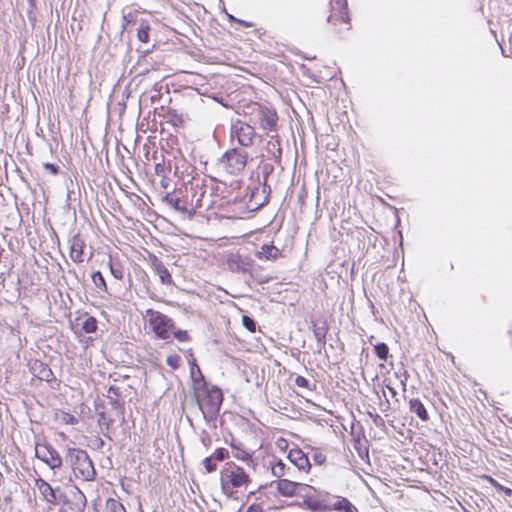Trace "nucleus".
I'll use <instances>...</instances> for the list:
<instances>
[{
  "instance_id": "obj_1",
  "label": "nucleus",
  "mask_w": 512,
  "mask_h": 512,
  "mask_svg": "<svg viewBox=\"0 0 512 512\" xmlns=\"http://www.w3.org/2000/svg\"><path fill=\"white\" fill-rule=\"evenodd\" d=\"M193 396L206 422L216 420L220 414L224 395L221 388L211 385L205 376L197 377L192 384Z\"/></svg>"
},
{
  "instance_id": "obj_2",
  "label": "nucleus",
  "mask_w": 512,
  "mask_h": 512,
  "mask_svg": "<svg viewBox=\"0 0 512 512\" xmlns=\"http://www.w3.org/2000/svg\"><path fill=\"white\" fill-rule=\"evenodd\" d=\"M239 115L248 118L251 124L258 127L266 134L270 132L277 133L278 113L271 105L250 102L242 107V111H237Z\"/></svg>"
},
{
  "instance_id": "obj_3",
  "label": "nucleus",
  "mask_w": 512,
  "mask_h": 512,
  "mask_svg": "<svg viewBox=\"0 0 512 512\" xmlns=\"http://www.w3.org/2000/svg\"><path fill=\"white\" fill-rule=\"evenodd\" d=\"M64 464L72 470L77 479L92 481L96 477V470L91 458L81 448H68L64 457Z\"/></svg>"
},
{
  "instance_id": "obj_4",
  "label": "nucleus",
  "mask_w": 512,
  "mask_h": 512,
  "mask_svg": "<svg viewBox=\"0 0 512 512\" xmlns=\"http://www.w3.org/2000/svg\"><path fill=\"white\" fill-rule=\"evenodd\" d=\"M251 478L246 471L233 461L224 464L220 471V485L223 494L229 498L242 487H247Z\"/></svg>"
},
{
  "instance_id": "obj_5",
  "label": "nucleus",
  "mask_w": 512,
  "mask_h": 512,
  "mask_svg": "<svg viewBox=\"0 0 512 512\" xmlns=\"http://www.w3.org/2000/svg\"><path fill=\"white\" fill-rule=\"evenodd\" d=\"M300 497H302V502L291 503L290 505H298L311 512L330 511V500L334 499L330 493L319 490L308 484L302 487Z\"/></svg>"
},
{
  "instance_id": "obj_6",
  "label": "nucleus",
  "mask_w": 512,
  "mask_h": 512,
  "mask_svg": "<svg viewBox=\"0 0 512 512\" xmlns=\"http://www.w3.org/2000/svg\"><path fill=\"white\" fill-rule=\"evenodd\" d=\"M145 316L148 317L149 328L156 339L166 341L170 339L172 330L175 328V322L171 317L152 308L146 309Z\"/></svg>"
},
{
  "instance_id": "obj_7",
  "label": "nucleus",
  "mask_w": 512,
  "mask_h": 512,
  "mask_svg": "<svg viewBox=\"0 0 512 512\" xmlns=\"http://www.w3.org/2000/svg\"><path fill=\"white\" fill-rule=\"evenodd\" d=\"M256 136L255 127L251 124L249 119H233L230 127V139L234 140L241 146L240 148H247L253 145Z\"/></svg>"
},
{
  "instance_id": "obj_8",
  "label": "nucleus",
  "mask_w": 512,
  "mask_h": 512,
  "mask_svg": "<svg viewBox=\"0 0 512 512\" xmlns=\"http://www.w3.org/2000/svg\"><path fill=\"white\" fill-rule=\"evenodd\" d=\"M247 161L248 153L240 147L228 149L219 159V163L230 175H238L241 173L245 169Z\"/></svg>"
},
{
  "instance_id": "obj_9",
  "label": "nucleus",
  "mask_w": 512,
  "mask_h": 512,
  "mask_svg": "<svg viewBox=\"0 0 512 512\" xmlns=\"http://www.w3.org/2000/svg\"><path fill=\"white\" fill-rule=\"evenodd\" d=\"M248 193L246 206L250 212H256L266 205L271 195V185L266 183H257V185L247 187Z\"/></svg>"
},
{
  "instance_id": "obj_10",
  "label": "nucleus",
  "mask_w": 512,
  "mask_h": 512,
  "mask_svg": "<svg viewBox=\"0 0 512 512\" xmlns=\"http://www.w3.org/2000/svg\"><path fill=\"white\" fill-rule=\"evenodd\" d=\"M179 194L180 192L176 191L167 192L162 196L161 201L184 218L192 219L196 214L195 208Z\"/></svg>"
},
{
  "instance_id": "obj_11",
  "label": "nucleus",
  "mask_w": 512,
  "mask_h": 512,
  "mask_svg": "<svg viewBox=\"0 0 512 512\" xmlns=\"http://www.w3.org/2000/svg\"><path fill=\"white\" fill-rule=\"evenodd\" d=\"M35 456L47 464L52 470L59 469L64 464V459L49 443L37 444L35 448Z\"/></svg>"
},
{
  "instance_id": "obj_12",
  "label": "nucleus",
  "mask_w": 512,
  "mask_h": 512,
  "mask_svg": "<svg viewBox=\"0 0 512 512\" xmlns=\"http://www.w3.org/2000/svg\"><path fill=\"white\" fill-rule=\"evenodd\" d=\"M276 485L277 492L283 497H300L304 483L291 481L289 479H278L271 482L270 486Z\"/></svg>"
},
{
  "instance_id": "obj_13",
  "label": "nucleus",
  "mask_w": 512,
  "mask_h": 512,
  "mask_svg": "<svg viewBox=\"0 0 512 512\" xmlns=\"http://www.w3.org/2000/svg\"><path fill=\"white\" fill-rule=\"evenodd\" d=\"M266 156L267 161H272L277 166L282 168V147H281V139L279 135L276 133L275 135H270L267 140L266 147Z\"/></svg>"
},
{
  "instance_id": "obj_14",
  "label": "nucleus",
  "mask_w": 512,
  "mask_h": 512,
  "mask_svg": "<svg viewBox=\"0 0 512 512\" xmlns=\"http://www.w3.org/2000/svg\"><path fill=\"white\" fill-rule=\"evenodd\" d=\"M148 261L151 269L155 274L159 276L160 282L163 285H172L174 283L171 273L160 258H158L155 254L150 253L148 256Z\"/></svg>"
},
{
  "instance_id": "obj_15",
  "label": "nucleus",
  "mask_w": 512,
  "mask_h": 512,
  "mask_svg": "<svg viewBox=\"0 0 512 512\" xmlns=\"http://www.w3.org/2000/svg\"><path fill=\"white\" fill-rule=\"evenodd\" d=\"M229 445L232 449V455L237 460L243 461L247 466L255 468L256 461L253 458V453L245 449L244 444L240 441L231 438Z\"/></svg>"
},
{
  "instance_id": "obj_16",
  "label": "nucleus",
  "mask_w": 512,
  "mask_h": 512,
  "mask_svg": "<svg viewBox=\"0 0 512 512\" xmlns=\"http://www.w3.org/2000/svg\"><path fill=\"white\" fill-rule=\"evenodd\" d=\"M86 505L85 494L77 486H73L69 490L68 509L72 512H84Z\"/></svg>"
},
{
  "instance_id": "obj_17",
  "label": "nucleus",
  "mask_w": 512,
  "mask_h": 512,
  "mask_svg": "<svg viewBox=\"0 0 512 512\" xmlns=\"http://www.w3.org/2000/svg\"><path fill=\"white\" fill-rule=\"evenodd\" d=\"M313 335L317 341V353H321L326 344V335L329 330L328 323L325 319L312 320Z\"/></svg>"
},
{
  "instance_id": "obj_18",
  "label": "nucleus",
  "mask_w": 512,
  "mask_h": 512,
  "mask_svg": "<svg viewBox=\"0 0 512 512\" xmlns=\"http://www.w3.org/2000/svg\"><path fill=\"white\" fill-rule=\"evenodd\" d=\"M227 265L231 272L246 274L250 272V260L240 254H230L227 259Z\"/></svg>"
},
{
  "instance_id": "obj_19",
  "label": "nucleus",
  "mask_w": 512,
  "mask_h": 512,
  "mask_svg": "<svg viewBox=\"0 0 512 512\" xmlns=\"http://www.w3.org/2000/svg\"><path fill=\"white\" fill-rule=\"evenodd\" d=\"M35 486L39 490L43 499L50 504H55L58 493H60V487H53L46 480L38 478L35 480Z\"/></svg>"
},
{
  "instance_id": "obj_20",
  "label": "nucleus",
  "mask_w": 512,
  "mask_h": 512,
  "mask_svg": "<svg viewBox=\"0 0 512 512\" xmlns=\"http://www.w3.org/2000/svg\"><path fill=\"white\" fill-rule=\"evenodd\" d=\"M287 458L299 471L308 472L311 468L308 456L300 448L291 449Z\"/></svg>"
},
{
  "instance_id": "obj_21",
  "label": "nucleus",
  "mask_w": 512,
  "mask_h": 512,
  "mask_svg": "<svg viewBox=\"0 0 512 512\" xmlns=\"http://www.w3.org/2000/svg\"><path fill=\"white\" fill-rule=\"evenodd\" d=\"M330 5L332 6L333 10L338 9L339 14L338 15H336V14L330 15L327 18V21L329 23L336 24V22H334V19L336 21H342V22L348 23V24L350 23V16H349V12H348L347 0H331Z\"/></svg>"
},
{
  "instance_id": "obj_22",
  "label": "nucleus",
  "mask_w": 512,
  "mask_h": 512,
  "mask_svg": "<svg viewBox=\"0 0 512 512\" xmlns=\"http://www.w3.org/2000/svg\"><path fill=\"white\" fill-rule=\"evenodd\" d=\"M30 370L40 380L46 382H52L53 380H55L54 373L50 366L41 360H34L31 364Z\"/></svg>"
},
{
  "instance_id": "obj_23",
  "label": "nucleus",
  "mask_w": 512,
  "mask_h": 512,
  "mask_svg": "<svg viewBox=\"0 0 512 512\" xmlns=\"http://www.w3.org/2000/svg\"><path fill=\"white\" fill-rule=\"evenodd\" d=\"M107 392V398L113 409L117 410V414L124 420L125 401L122 398L120 389L117 386L111 385Z\"/></svg>"
},
{
  "instance_id": "obj_24",
  "label": "nucleus",
  "mask_w": 512,
  "mask_h": 512,
  "mask_svg": "<svg viewBox=\"0 0 512 512\" xmlns=\"http://www.w3.org/2000/svg\"><path fill=\"white\" fill-rule=\"evenodd\" d=\"M255 256L260 260L275 261L282 256V253L273 242L265 243L256 251Z\"/></svg>"
},
{
  "instance_id": "obj_25",
  "label": "nucleus",
  "mask_w": 512,
  "mask_h": 512,
  "mask_svg": "<svg viewBox=\"0 0 512 512\" xmlns=\"http://www.w3.org/2000/svg\"><path fill=\"white\" fill-rule=\"evenodd\" d=\"M409 410L423 422H427L430 418L426 407L419 398H411L409 400Z\"/></svg>"
},
{
  "instance_id": "obj_26",
  "label": "nucleus",
  "mask_w": 512,
  "mask_h": 512,
  "mask_svg": "<svg viewBox=\"0 0 512 512\" xmlns=\"http://www.w3.org/2000/svg\"><path fill=\"white\" fill-rule=\"evenodd\" d=\"M271 473L278 479H284V476L292 477L294 469L287 466L281 459H278L274 463H271Z\"/></svg>"
},
{
  "instance_id": "obj_27",
  "label": "nucleus",
  "mask_w": 512,
  "mask_h": 512,
  "mask_svg": "<svg viewBox=\"0 0 512 512\" xmlns=\"http://www.w3.org/2000/svg\"><path fill=\"white\" fill-rule=\"evenodd\" d=\"M337 500L333 502L330 500V510H337L343 512H358L357 508L347 499L340 496H333Z\"/></svg>"
},
{
  "instance_id": "obj_28",
  "label": "nucleus",
  "mask_w": 512,
  "mask_h": 512,
  "mask_svg": "<svg viewBox=\"0 0 512 512\" xmlns=\"http://www.w3.org/2000/svg\"><path fill=\"white\" fill-rule=\"evenodd\" d=\"M83 249H84L83 241L78 237H74L72 240V243H71V247H70V257L73 262L79 264L84 261Z\"/></svg>"
},
{
  "instance_id": "obj_29",
  "label": "nucleus",
  "mask_w": 512,
  "mask_h": 512,
  "mask_svg": "<svg viewBox=\"0 0 512 512\" xmlns=\"http://www.w3.org/2000/svg\"><path fill=\"white\" fill-rule=\"evenodd\" d=\"M275 163H273L272 161H262L259 165V174H258V178L260 177V175L262 176V181L258 180V183H266V184H270V179L272 178L273 176V173L275 171Z\"/></svg>"
},
{
  "instance_id": "obj_30",
  "label": "nucleus",
  "mask_w": 512,
  "mask_h": 512,
  "mask_svg": "<svg viewBox=\"0 0 512 512\" xmlns=\"http://www.w3.org/2000/svg\"><path fill=\"white\" fill-rule=\"evenodd\" d=\"M108 267L112 276L117 280H122L124 277V268L119 261H113L112 259L108 262Z\"/></svg>"
},
{
  "instance_id": "obj_31",
  "label": "nucleus",
  "mask_w": 512,
  "mask_h": 512,
  "mask_svg": "<svg viewBox=\"0 0 512 512\" xmlns=\"http://www.w3.org/2000/svg\"><path fill=\"white\" fill-rule=\"evenodd\" d=\"M98 329V320L94 316H87L82 323V330L86 334L95 333Z\"/></svg>"
},
{
  "instance_id": "obj_32",
  "label": "nucleus",
  "mask_w": 512,
  "mask_h": 512,
  "mask_svg": "<svg viewBox=\"0 0 512 512\" xmlns=\"http://www.w3.org/2000/svg\"><path fill=\"white\" fill-rule=\"evenodd\" d=\"M188 365L190 369V378L192 381V384H194V381H197V377L204 376L201 369L197 365V360L194 356L190 357L188 359Z\"/></svg>"
},
{
  "instance_id": "obj_33",
  "label": "nucleus",
  "mask_w": 512,
  "mask_h": 512,
  "mask_svg": "<svg viewBox=\"0 0 512 512\" xmlns=\"http://www.w3.org/2000/svg\"><path fill=\"white\" fill-rule=\"evenodd\" d=\"M150 25L142 21L137 28V37L140 42L147 43L149 41Z\"/></svg>"
},
{
  "instance_id": "obj_34",
  "label": "nucleus",
  "mask_w": 512,
  "mask_h": 512,
  "mask_svg": "<svg viewBox=\"0 0 512 512\" xmlns=\"http://www.w3.org/2000/svg\"><path fill=\"white\" fill-rule=\"evenodd\" d=\"M375 355L382 361H387L389 357V347L386 343L380 342L374 346Z\"/></svg>"
},
{
  "instance_id": "obj_35",
  "label": "nucleus",
  "mask_w": 512,
  "mask_h": 512,
  "mask_svg": "<svg viewBox=\"0 0 512 512\" xmlns=\"http://www.w3.org/2000/svg\"><path fill=\"white\" fill-rule=\"evenodd\" d=\"M91 278H92V281H93L94 285L99 290H101L103 292H107L108 291L105 278H104L103 274L100 271L93 272L92 275H91Z\"/></svg>"
},
{
  "instance_id": "obj_36",
  "label": "nucleus",
  "mask_w": 512,
  "mask_h": 512,
  "mask_svg": "<svg viewBox=\"0 0 512 512\" xmlns=\"http://www.w3.org/2000/svg\"><path fill=\"white\" fill-rule=\"evenodd\" d=\"M106 506L108 512H126L124 505L114 498H109L106 502Z\"/></svg>"
},
{
  "instance_id": "obj_37",
  "label": "nucleus",
  "mask_w": 512,
  "mask_h": 512,
  "mask_svg": "<svg viewBox=\"0 0 512 512\" xmlns=\"http://www.w3.org/2000/svg\"><path fill=\"white\" fill-rule=\"evenodd\" d=\"M216 462L217 461L213 458L212 455H209L203 459L202 463H203L206 473L210 474L217 470Z\"/></svg>"
},
{
  "instance_id": "obj_38",
  "label": "nucleus",
  "mask_w": 512,
  "mask_h": 512,
  "mask_svg": "<svg viewBox=\"0 0 512 512\" xmlns=\"http://www.w3.org/2000/svg\"><path fill=\"white\" fill-rule=\"evenodd\" d=\"M172 335L179 342H189L191 337L187 330L177 329L176 327L172 330Z\"/></svg>"
},
{
  "instance_id": "obj_39",
  "label": "nucleus",
  "mask_w": 512,
  "mask_h": 512,
  "mask_svg": "<svg viewBox=\"0 0 512 512\" xmlns=\"http://www.w3.org/2000/svg\"><path fill=\"white\" fill-rule=\"evenodd\" d=\"M217 462L225 461L229 458L230 453L228 449L219 447L211 454Z\"/></svg>"
},
{
  "instance_id": "obj_40",
  "label": "nucleus",
  "mask_w": 512,
  "mask_h": 512,
  "mask_svg": "<svg viewBox=\"0 0 512 512\" xmlns=\"http://www.w3.org/2000/svg\"><path fill=\"white\" fill-rule=\"evenodd\" d=\"M242 324L248 331H250V332L256 331L257 323L253 317L248 316V315H243L242 316Z\"/></svg>"
},
{
  "instance_id": "obj_41",
  "label": "nucleus",
  "mask_w": 512,
  "mask_h": 512,
  "mask_svg": "<svg viewBox=\"0 0 512 512\" xmlns=\"http://www.w3.org/2000/svg\"><path fill=\"white\" fill-rule=\"evenodd\" d=\"M181 362V357L178 354H171L167 356L166 363L169 367L176 370L179 368Z\"/></svg>"
},
{
  "instance_id": "obj_42",
  "label": "nucleus",
  "mask_w": 512,
  "mask_h": 512,
  "mask_svg": "<svg viewBox=\"0 0 512 512\" xmlns=\"http://www.w3.org/2000/svg\"><path fill=\"white\" fill-rule=\"evenodd\" d=\"M369 417L372 419L374 425L378 428L385 427V420L377 413L368 412Z\"/></svg>"
},
{
  "instance_id": "obj_43",
  "label": "nucleus",
  "mask_w": 512,
  "mask_h": 512,
  "mask_svg": "<svg viewBox=\"0 0 512 512\" xmlns=\"http://www.w3.org/2000/svg\"><path fill=\"white\" fill-rule=\"evenodd\" d=\"M200 441L205 448H209L212 445V438L206 430H202L200 435Z\"/></svg>"
},
{
  "instance_id": "obj_44",
  "label": "nucleus",
  "mask_w": 512,
  "mask_h": 512,
  "mask_svg": "<svg viewBox=\"0 0 512 512\" xmlns=\"http://www.w3.org/2000/svg\"><path fill=\"white\" fill-rule=\"evenodd\" d=\"M56 502L54 505L62 504L64 506L68 507V501H69V493H65L62 489L60 493H58V496L56 498Z\"/></svg>"
},
{
  "instance_id": "obj_45",
  "label": "nucleus",
  "mask_w": 512,
  "mask_h": 512,
  "mask_svg": "<svg viewBox=\"0 0 512 512\" xmlns=\"http://www.w3.org/2000/svg\"><path fill=\"white\" fill-rule=\"evenodd\" d=\"M43 168L52 175H58L60 173V167L54 163L45 162L43 163Z\"/></svg>"
},
{
  "instance_id": "obj_46",
  "label": "nucleus",
  "mask_w": 512,
  "mask_h": 512,
  "mask_svg": "<svg viewBox=\"0 0 512 512\" xmlns=\"http://www.w3.org/2000/svg\"><path fill=\"white\" fill-rule=\"evenodd\" d=\"M395 377L397 378H402L401 379V386H402V390L405 392L406 391V383H407V380L409 378V374L406 370H403V372H395Z\"/></svg>"
},
{
  "instance_id": "obj_47",
  "label": "nucleus",
  "mask_w": 512,
  "mask_h": 512,
  "mask_svg": "<svg viewBox=\"0 0 512 512\" xmlns=\"http://www.w3.org/2000/svg\"><path fill=\"white\" fill-rule=\"evenodd\" d=\"M295 384L298 386V387H301V388H309V385H310V382L307 378H305L304 376H301V375H298L296 378H295Z\"/></svg>"
},
{
  "instance_id": "obj_48",
  "label": "nucleus",
  "mask_w": 512,
  "mask_h": 512,
  "mask_svg": "<svg viewBox=\"0 0 512 512\" xmlns=\"http://www.w3.org/2000/svg\"><path fill=\"white\" fill-rule=\"evenodd\" d=\"M313 461L317 465H322L326 462V456L322 452H315L313 454Z\"/></svg>"
},
{
  "instance_id": "obj_49",
  "label": "nucleus",
  "mask_w": 512,
  "mask_h": 512,
  "mask_svg": "<svg viewBox=\"0 0 512 512\" xmlns=\"http://www.w3.org/2000/svg\"><path fill=\"white\" fill-rule=\"evenodd\" d=\"M113 423H114V419H112V418H109L106 422H104L105 431L102 432L104 437H106V438H108L110 440L112 438L110 436L109 430H110V427L112 426Z\"/></svg>"
},
{
  "instance_id": "obj_50",
  "label": "nucleus",
  "mask_w": 512,
  "mask_h": 512,
  "mask_svg": "<svg viewBox=\"0 0 512 512\" xmlns=\"http://www.w3.org/2000/svg\"><path fill=\"white\" fill-rule=\"evenodd\" d=\"M92 444H93V447H94L95 449L100 450V449H102V448L104 447L105 442H104V440H103L102 438H100V437H95V438L92 440Z\"/></svg>"
},
{
  "instance_id": "obj_51",
  "label": "nucleus",
  "mask_w": 512,
  "mask_h": 512,
  "mask_svg": "<svg viewBox=\"0 0 512 512\" xmlns=\"http://www.w3.org/2000/svg\"><path fill=\"white\" fill-rule=\"evenodd\" d=\"M155 173L160 176L165 173V164L164 163H156L154 167Z\"/></svg>"
},
{
  "instance_id": "obj_52",
  "label": "nucleus",
  "mask_w": 512,
  "mask_h": 512,
  "mask_svg": "<svg viewBox=\"0 0 512 512\" xmlns=\"http://www.w3.org/2000/svg\"><path fill=\"white\" fill-rule=\"evenodd\" d=\"M246 512H264L263 508L258 504H251Z\"/></svg>"
},
{
  "instance_id": "obj_53",
  "label": "nucleus",
  "mask_w": 512,
  "mask_h": 512,
  "mask_svg": "<svg viewBox=\"0 0 512 512\" xmlns=\"http://www.w3.org/2000/svg\"><path fill=\"white\" fill-rule=\"evenodd\" d=\"M496 487H497L498 490L503 491L505 495H508V496L512 495V489L511 488L505 487V486L500 485L498 483L496 484Z\"/></svg>"
},
{
  "instance_id": "obj_54",
  "label": "nucleus",
  "mask_w": 512,
  "mask_h": 512,
  "mask_svg": "<svg viewBox=\"0 0 512 512\" xmlns=\"http://www.w3.org/2000/svg\"><path fill=\"white\" fill-rule=\"evenodd\" d=\"M68 274L71 275L75 279L76 283L81 282L82 278L78 275V273L76 272L75 269L68 270Z\"/></svg>"
},
{
  "instance_id": "obj_55",
  "label": "nucleus",
  "mask_w": 512,
  "mask_h": 512,
  "mask_svg": "<svg viewBox=\"0 0 512 512\" xmlns=\"http://www.w3.org/2000/svg\"><path fill=\"white\" fill-rule=\"evenodd\" d=\"M98 416H99L98 423L100 425H104V422H106L109 419V418L106 417V413L105 412H100L98 414Z\"/></svg>"
},
{
  "instance_id": "obj_56",
  "label": "nucleus",
  "mask_w": 512,
  "mask_h": 512,
  "mask_svg": "<svg viewBox=\"0 0 512 512\" xmlns=\"http://www.w3.org/2000/svg\"><path fill=\"white\" fill-rule=\"evenodd\" d=\"M237 23L242 25L243 27H247V28L253 26V24L251 22H248V21H245L242 19L237 20Z\"/></svg>"
},
{
  "instance_id": "obj_57",
  "label": "nucleus",
  "mask_w": 512,
  "mask_h": 512,
  "mask_svg": "<svg viewBox=\"0 0 512 512\" xmlns=\"http://www.w3.org/2000/svg\"><path fill=\"white\" fill-rule=\"evenodd\" d=\"M385 387L388 389L389 393L392 397H395L397 395V391L392 386L386 384Z\"/></svg>"
},
{
  "instance_id": "obj_58",
  "label": "nucleus",
  "mask_w": 512,
  "mask_h": 512,
  "mask_svg": "<svg viewBox=\"0 0 512 512\" xmlns=\"http://www.w3.org/2000/svg\"><path fill=\"white\" fill-rule=\"evenodd\" d=\"M170 122L174 125V126H178V123L181 122V120L176 116L174 115V118L170 120Z\"/></svg>"
},
{
  "instance_id": "obj_59",
  "label": "nucleus",
  "mask_w": 512,
  "mask_h": 512,
  "mask_svg": "<svg viewBox=\"0 0 512 512\" xmlns=\"http://www.w3.org/2000/svg\"><path fill=\"white\" fill-rule=\"evenodd\" d=\"M68 416V420H67V423H71V424H74L77 422V419L73 416V415H67Z\"/></svg>"
},
{
  "instance_id": "obj_60",
  "label": "nucleus",
  "mask_w": 512,
  "mask_h": 512,
  "mask_svg": "<svg viewBox=\"0 0 512 512\" xmlns=\"http://www.w3.org/2000/svg\"><path fill=\"white\" fill-rule=\"evenodd\" d=\"M227 17L229 19L230 22H235L237 23V20H239L238 18H236L235 16H233L232 14H228L227 13Z\"/></svg>"
},
{
  "instance_id": "obj_61",
  "label": "nucleus",
  "mask_w": 512,
  "mask_h": 512,
  "mask_svg": "<svg viewBox=\"0 0 512 512\" xmlns=\"http://www.w3.org/2000/svg\"><path fill=\"white\" fill-rule=\"evenodd\" d=\"M149 53H150V50H149V49H147V50H145V51L143 52L142 57L144 58V60H145V61H147V57H148V54H149Z\"/></svg>"
},
{
  "instance_id": "obj_62",
  "label": "nucleus",
  "mask_w": 512,
  "mask_h": 512,
  "mask_svg": "<svg viewBox=\"0 0 512 512\" xmlns=\"http://www.w3.org/2000/svg\"><path fill=\"white\" fill-rule=\"evenodd\" d=\"M187 354H188L189 358L194 356L193 355V350L191 348L187 350Z\"/></svg>"
},
{
  "instance_id": "obj_63",
  "label": "nucleus",
  "mask_w": 512,
  "mask_h": 512,
  "mask_svg": "<svg viewBox=\"0 0 512 512\" xmlns=\"http://www.w3.org/2000/svg\"><path fill=\"white\" fill-rule=\"evenodd\" d=\"M385 404H386V407L389 408L390 407V402L388 399L385 400Z\"/></svg>"
},
{
  "instance_id": "obj_64",
  "label": "nucleus",
  "mask_w": 512,
  "mask_h": 512,
  "mask_svg": "<svg viewBox=\"0 0 512 512\" xmlns=\"http://www.w3.org/2000/svg\"><path fill=\"white\" fill-rule=\"evenodd\" d=\"M200 201H201V198H198V199H197V204H196V206H198V207H200V206H201V204H199V202H200Z\"/></svg>"
}]
</instances>
